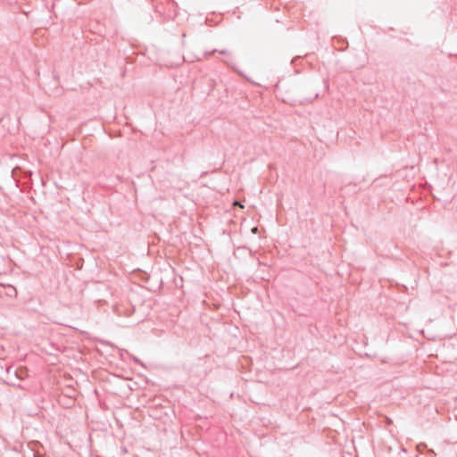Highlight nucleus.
I'll use <instances>...</instances> for the list:
<instances>
[{
  "label": "nucleus",
  "instance_id": "f257e3e1",
  "mask_svg": "<svg viewBox=\"0 0 457 457\" xmlns=\"http://www.w3.org/2000/svg\"><path fill=\"white\" fill-rule=\"evenodd\" d=\"M234 204V206H239L240 208H244V205H243V204H241V203H239V202H237V201L234 202V204Z\"/></svg>",
  "mask_w": 457,
  "mask_h": 457
},
{
  "label": "nucleus",
  "instance_id": "f03ea898",
  "mask_svg": "<svg viewBox=\"0 0 457 457\" xmlns=\"http://www.w3.org/2000/svg\"><path fill=\"white\" fill-rule=\"evenodd\" d=\"M256 231H257V228H253V233H256Z\"/></svg>",
  "mask_w": 457,
  "mask_h": 457
}]
</instances>
